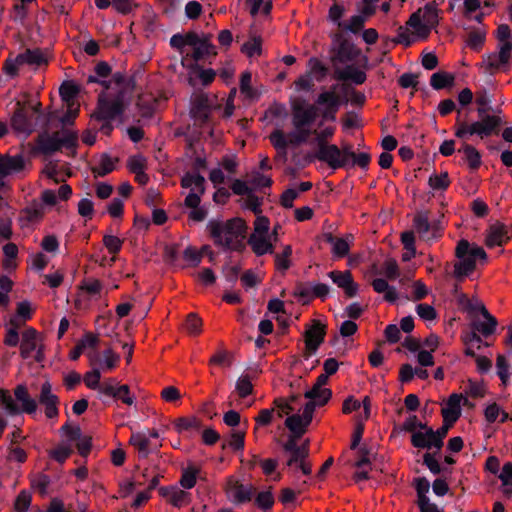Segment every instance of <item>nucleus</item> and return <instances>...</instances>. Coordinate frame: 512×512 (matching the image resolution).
I'll list each match as a JSON object with an SVG mask.
<instances>
[{"mask_svg":"<svg viewBox=\"0 0 512 512\" xmlns=\"http://www.w3.org/2000/svg\"><path fill=\"white\" fill-rule=\"evenodd\" d=\"M327 241L331 245L333 256L336 258H342L348 254L350 246L353 242V236L346 235L345 237L340 238L328 235Z\"/></svg>","mask_w":512,"mask_h":512,"instance_id":"bb28decb","label":"nucleus"},{"mask_svg":"<svg viewBox=\"0 0 512 512\" xmlns=\"http://www.w3.org/2000/svg\"><path fill=\"white\" fill-rule=\"evenodd\" d=\"M501 119L497 116L486 115L481 121L472 124L461 122L457 124L456 136L459 138H467L477 134L481 137L489 136L494 129L500 125Z\"/></svg>","mask_w":512,"mask_h":512,"instance_id":"9d476101","label":"nucleus"},{"mask_svg":"<svg viewBox=\"0 0 512 512\" xmlns=\"http://www.w3.org/2000/svg\"><path fill=\"white\" fill-rule=\"evenodd\" d=\"M318 147V160H340L342 156L341 150L336 145H327L320 136Z\"/></svg>","mask_w":512,"mask_h":512,"instance_id":"473e14b6","label":"nucleus"},{"mask_svg":"<svg viewBox=\"0 0 512 512\" xmlns=\"http://www.w3.org/2000/svg\"><path fill=\"white\" fill-rule=\"evenodd\" d=\"M317 103L319 105L327 104L326 111L323 114L324 118H327L328 113L335 114L338 106V96L334 92H323L318 96Z\"/></svg>","mask_w":512,"mask_h":512,"instance_id":"58836bf2","label":"nucleus"},{"mask_svg":"<svg viewBox=\"0 0 512 512\" xmlns=\"http://www.w3.org/2000/svg\"><path fill=\"white\" fill-rule=\"evenodd\" d=\"M465 393L473 398H482L486 394V387L482 381L468 380Z\"/></svg>","mask_w":512,"mask_h":512,"instance_id":"09e8293b","label":"nucleus"},{"mask_svg":"<svg viewBox=\"0 0 512 512\" xmlns=\"http://www.w3.org/2000/svg\"><path fill=\"white\" fill-rule=\"evenodd\" d=\"M39 402L45 407V414L48 418H54L58 415V397L52 392L51 384L46 381L42 384Z\"/></svg>","mask_w":512,"mask_h":512,"instance_id":"f3484780","label":"nucleus"},{"mask_svg":"<svg viewBox=\"0 0 512 512\" xmlns=\"http://www.w3.org/2000/svg\"><path fill=\"white\" fill-rule=\"evenodd\" d=\"M226 494L233 503H244L251 499L252 487L239 483L234 478H229L226 483Z\"/></svg>","mask_w":512,"mask_h":512,"instance_id":"dca6fc26","label":"nucleus"},{"mask_svg":"<svg viewBox=\"0 0 512 512\" xmlns=\"http://www.w3.org/2000/svg\"><path fill=\"white\" fill-rule=\"evenodd\" d=\"M77 143L78 135L75 132H67L62 138L58 132L53 135L43 133L37 137L34 151L43 155H51L62 148H66L68 150L67 156L76 157L75 147Z\"/></svg>","mask_w":512,"mask_h":512,"instance_id":"7ed1b4c3","label":"nucleus"},{"mask_svg":"<svg viewBox=\"0 0 512 512\" xmlns=\"http://www.w3.org/2000/svg\"><path fill=\"white\" fill-rule=\"evenodd\" d=\"M118 382L114 378H109L100 384L98 391L106 396L116 397Z\"/></svg>","mask_w":512,"mask_h":512,"instance_id":"0e129e2a","label":"nucleus"},{"mask_svg":"<svg viewBox=\"0 0 512 512\" xmlns=\"http://www.w3.org/2000/svg\"><path fill=\"white\" fill-rule=\"evenodd\" d=\"M202 320L196 314H189L186 322L185 329L191 335H198L201 332Z\"/></svg>","mask_w":512,"mask_h":512,"instance_id":"bf43d9fd","label":"nucleus"},{"mask_svg":"<svg viewBox=\"0 0 512 512\" xmlns=\"http://www.w3.org/2000/svg\"><path fill=\"white\" fill-rule=\"evenodd\" d=\"M0 403L4 406L5 410L11 415H15L20 412L19 407L16 405L11 395L8 393V391L3 389H0Z\"/></svg>","mask_w":512,"mask_h":512,"instance_id":"3c124183","label":"nucleus"},{"mask_svg":"<svg viewBox=\"0 0 512 512\" xmlns=\"http://www.w3.org/2000/svg\"><path fill=\"white\" fill-rule=\"evenodd\" d=\"M199 469L195 466H188L183 469L180 484L185 489H191L195 486Z\"/></svg>","mask_w":512,"mask_h":512,"instance_id":"37998d69","label":"nucleus"},{"mask_svg":"<svg viewBox=\"0 0 512 512\" xmlns=\"http://www.w3.org/2000/svg\"><path fill=\"white\" fill-rule=\"evenodd\" d=\"M411 442L413 446L417 448H436L439 450V438L436 440L434 430L427 426H423V429L414 432L411 437Z\"/></svg>","mask_w":512,"mask_h":512,"instance_id":"6ab92c4d","label":"nucleus"},{"mask_svg":"<svg viewBox=\"0 0 512 512\" xmlns=\"http://www.w3.org/2000/svg\"><path fill=\"white\" fill-rule=\"evenodd\" d=\"M72 446L69 443H61L50 452L52 458L58 462H64L71 454Z\"/></svg>","mask_w":512,"mask_h":512,"instance_id":"5fc2aeb1","label":"nucleus"},{"mask_svg":"<svg viewBox=\"0 0 512 512\" xmlns=\"http://www.w3.org/2000/svg\"><path fill=\"white\" fill-rule=\"evenodd\" d=\"M508 415L496 403L490 404L485 409V418L488 422H495L500 418L501 422L507 419Z\"/></svg>","mask_w":512,"mask_h":512,"instance_id":"8fccbe9b","label":"nucleus"},{"mask_svg":"<svg viewBox=\"0 0 512 512\" xmlns=\"http://www.w3.org/2000/svg\"><path fill=\"white\" fill-rule=\"evenodd\" d=\"M307 456V448H301V450H297L295 453H290L287 466L301 470L304 475H309L311 473V466L305 461Z\"/></svg>","mask_w":512,"mask_h":512,"instance_id":"c85d7f7f","label":"nucleus"},{"mask_svg":"<svg viewBox=\"0 0 512 512\" xmlns=\"http://www.w3.org/2000/svg\"><path fill=\"white\" fill-rule=\"evenodd\" d=\"M311 133V130L295 129V131L285 134L283 130L276 129L270 134L269 139L279 153H285L288 147H298L305 143Z\"/></svg>","mask_w":512,"mask_h":512,"instance_id":"1a4fd4ad","label":"nucleus"},{"mask_svg":"<svg viewBox=\"0 0 512 512\" xmlns=\"http://www.w3.org/2000/svg\"><path fill=\"white\" fill-rule=\"evenodd\" d=\"M422 18L423 21L430 26L435 27L438 24V13L434 3H428L424 7Z\"/></svg>","mask_w":512,"mask_h":512,"instance_id":"052dcab7","label":"nucleus"},{"mask_svg":"<svg viewBox=\"0 0 512 512\" xmlns=\"http://www.w3.org/2000/svg\"><path fill=\"white\" fill-rule=\"evenodd\" d=\"M112 5L118 13L123 15L131 13L137 7L132 0H112Z\"/></svg>","mask_w":512,"mask_h":512,"instance_id":"338daca9","label":"nucleus"},{"mask_svg":"<svg viewBox=\"0 0 512 512\" xmlns=\"http://www.w3.org/2000/svg\"><path fill=\"white\" fill-rule=\"evenodd\" d=\"M328 276L345 293L352 297L357 293L358 286L354 283L352 275L349 271H331Z\"/></svg>","mask_w":512,"mask_h":512,"instance_id":"4be33fe9","label":"nucleus"},{"mask_svg":"<svg viewBox=\"0 0 512 512\" xmlns=\"http://www.w3.org/2000/svg\"><path fill=\"white\" fill-rule=\"evenodd\" d=\"M292 247L286 245L282 252L275 254V267L278 271L285 272L291 266Z\"/></svg>","mask_w":512,"mask_h":512,"instance_id":"ea45409f","label":"nucleus"},{"mask_svg":"<svg viewBox=\"0 0 512 512\" xmlns=\"http://www.w3.org/2000/svg\"><path fill=\"white\" fill-rule=\"evenodd\" d=\"M90 169L94 177L97 178L111 173L115 169V166L114 162H95Z\"/></svg>","mask_w":512,"mask_h":512,"instance_id":"13d9d810","label":"nucleus"},{"mask_svg":"<svg viewBox=\"0 0 512 512\" xmlns=\"http://www.w3.org/2000/svg\"><path fill=\"white\" fill-rule=\"evenodd\" d=\"M20 354L24 359L34 357L40 362L44 357L43 336L34 328H27L21 334Z\"/></svg>","mask_w":512,"mask_h":512,"instance_id":"6e6552de","label":"nucleus"},{"mask_svg":"<svg viewBox=\"0 0 512 512\" xmlns=\"http://www.w3.org/2000/svg\"><path fill=\"white\" fill-rule=\"evenodd\" d=\"M297 399L296 396H291L288 399L285 398H277L274 400V409L277 412L278 417H283L284 415H288L291 412L296 410L293 405L294 401Z\"/></svg>","mask_w":512,"mask_h":512,"instance_id":"a19ab883","label":"nucleus"},{"mask_svg":"<svg viewBox=\"0 0 512 512\" xmlns=\"http://www.w3.org/2000/svg\"><path fill=\"white\" fill-rule=\"evenodd\" d=\"M160 493L167 501L175 507H183L189 504V493L178 487L161 488Z\"/></svg>","mask_w":512,"mask_h":512,"instance_id":"393cba45","label":"nucleus"},{"mask_svg":"<svg viewBox=\"0 0 512 512\" xmlns=\"http://www.w3.org/2000/svg\"><path fill=\"white\" fill-rule=\"evenodd\" d=\"M412 289V299L413 300H421L425 298L429 294V289L422 281H415L411 285Z\"/></svg>","mask_w":512,"mask_h":512,"instance_id":"774afa93","label":"nucleus"},{"mask_svg":"<svg viewBox=\"0 0 512 512\" xmlns=\"http://www.w3.org/2000/svg\"><path fill=\"white\" fill-rule=\"evenodd\" d=\"M478 310L481 312L483 320H475L472 326L475 331L487 337L494 333L497 321L483 305H479Z\"/></svg>","mask_w":512,"mask_h":512,"instance_id":"5701e85b","label":"nucleus"},{"mask_svg":"<svg viewBox=\"0 0 512 512\" xmlns=\"http://www.w3.org/2000/svg\"><path fill=\"white\" fill-rule=\"evenodd\" d=\"M509 240L504 225L496 223L492 225L487 233L486 244L488 247L502 246Z\"/></svg>","mask_w":512,"mask_h":512,"instance_id":"cd10ccee","label":"nucleus"},{"mask_svg":"<svg viewBox=\"0 0 512 512\" xmlns=\"http://www.w3.org/2000/svg\"><path fill=\"white\" fill-rule=\"evenodd\" d=\"M512 43L498 44V51L483 57L481 68L490 75L500 71L506 72L512 60Z\"/></svg>","mask_w":512,"mask_h":512,"instance_id":"0eeeda50","label":"nucleus"},{"mask_svg":"<svg viewBox=\"0 0 512 512\" xmlns=\"http://www.w3.org/2000/svg\"><path fill=\"white\" fill-rule=\"evenodd\" d=\"M485 41V32L480 30L471 31L468 34L466 43L467 45L474 49L479 50L483 46Z\"/></svg>","mask_w":512,"mask_h":512,"instance_id":"6e6d98bb","label":"nucleus"},{"mask_svg":"<svg viewBox=\"0 0 512 512\" xmlns=\"http://www.w3.org/2000/svg\"><path fill=\"white\" fill-rule=\"evenodd\" d=\"M130 443L141 453L143 456L148 455L149 439L142 433L136 432L131 435Z\"/></svg>","mask_w":512,"mask_h":512,"instance_id":"de8ad7c7","label":"nucleus"},{"mask_svg":"<svg viewBox=\"0 0 512 512\" xmlns=\"http://www.w3.org/2000/svg\"><path fill=\"white\" fill-rule=\"evenodd\" d=\"M360 55L361 50L346 39L341 33H335L333 35L330 59L334 70L339 68V64H348L356 61Z\"/></svg>","mask_w":512,"mask_h":512,"instance_id":"423d86ee","label":"nucleus"},{"mask_svg":"<svg viewBox=\"0 0 512 512\" xmlns=\"http://www.w3.org/2000/svg\"><path fill=\"white\" fill-rule=\"evenodd\" d=\"M249 244L257 255H264L273 252V244L269 234H251Z\"/></svg>","mask_w":512,"mask_h":512,"instance_id":"a878e982","label":"nucleus"},{"mask_svg":"<svg viewBox=\"0 0 512 512\" xmlns=\"http://www.w3.org/2000/svg\"><path fill=\"white\" fill-rule=\"evenodd\" d=\"M429 187L432 191H444L450 185V179L447 172L434 173L429 177Z\"/></svg>","mask_w":512,"mask_h":512,"instance_id":"c9c22d12","label":"nucleus"},{"mask_svg":"<svg viewBox=\"0 0 512 512\" xmlns=\"http://www.w3.org/2000/svg\"><path fill=\"white\" fill-rule=\"evenodd\" d=\"M43 173L55 183L65 181L71 175L67 168L58 166L57 162H48L43 169Z\"/></svg>","mask_w":512,"mask_h":512,"instance_id":"2f4dec72","label":"nucleus"},{"mask_svg":"<svg viewBox=\"0 0 512 512\" xmlns=\"http://www.w3.org/2000/svg\"><path fill=\"white\" fill-rule=\"evenodd\" d=\"M373 289L380 294H384V299L388 302H395L398 294L394 287L390 286L385 279L377 278L372 282Z\"/></svg>","mask_w":512,"mask_h":512,"instance_id":"72a5a7b5","label":"nucleus"},{"mask_svg":"<svg viewBox=\"0 0 512 512\" xmlns=\"http://www.w3.org/2000/svg\"><path fill=\"white\" fill-rule=\"evenodd\" d=\"M25 162H0V188L6 184V178L13 174L18 173L25 167Z\"/></svg>","mask_w":512,"mask_h":512,"instance_id":"f704fd0d","label":"nucleus"},{"mask_svg":"<svg viewBox=\"0 0 512 512\" xmlns=\"http://www.w3.org/2000/svg\"><path fill=\"white\" fill-rule=\"evenodd\" d=\"M62 100L66 102V104L74 102V97L78 93V88L71 82H64L59 89Z\"/></svg>","mask_w":512,"mask_h":512,"instance_id":"603ef678","label":"nucleus"},{"mask_svg":"<svg viewBox=\"0 0 512 512\" xmlns=\"http://www.w3.org/2000/svg\"><path fill=\"white\" fill-rule=\"evenodd\" d=\"M215 244L228 249L241 247L246 236L247 226L240 218L225 223L212 221L208 225Z\"/></svg>","mask_w":512,"mask_h":512,"instance_id":"f03ea898","label":"nucleus"},{"mask_svg":"<svg viewBox=\"0 0 512 512\" xmlns=\"http://www.w3.org/2000/svg\"><path fill=\"white\" fill-rule=\"evenodd\" d=\"M129 171L135 174V180L141 184L145 185L148 182V176L145 173L146 163L145 162H129Z\"/></svg>","mask_w":512,"mask_h":512,"instance_id":"49530a36","label":"nucleus"},{"mask_svg":"<svg viewBox=\"0 0 512 512\" xmlns=\"http://www.w3.org/2000/svg\"><path fill=\"white\" fill-rule=\"evenodd\" d=\"M105 90H115L116 94L113 99H108L105 92L98 96V104L96 110L92 113L93 121L114 120L124 111V96L128 89L132 88V80L121 73L113 74L110 81H102Z\"/></svg>","mask_w":512,"mask_h":512,"instance_id":"f257e3e1","label":"nucleus"},{"mask_svg":"<svg viewBox=\"0 0 512 512\" xmlns=\"http://www.w3.org/2000/svg\"><path fill=\"white\" fill-rule=\"evenodd\" d=\"M211 113L209 98L206 94H195L191 98L190 115L195 123L202 126L208 122Z\"/></svg>","mask_w":512,"mask_h":512,"instance_id":"4468645a","label":"nucleus"},{"mask_svg":"<svg viewBox=\"0 0 512 512\" xmlns=\"http://www.w3.org/2000/svg\"><path fill=\"white\" fill-rule=\"evenodd\" d=\"M318 116V108L303 99H296L292 103V124L295 129L310 130Z\"/></svg>","mask_w":512,"mask_h":512,"instance_id":"9b49d317","label":"nucleus"},{"mask_svg":"<svg viewBox=\"0 0 512 512\" xmlns=\"http://www.w3.org/2000/svg\"><path fill=\"white\" fill-rule=\"evenodd\" d=\"M253 391V384L250 376L241 375L235 384V392L240 398H245Z\"/></svg>","mask_w":512,"mask_h":512,"instance_id":"c03bdc74","label":"nucleus"},{"mask_svg":"<svg viewBox=\"0 0 512 512\" xmlns=\"http://www.w3.org/2000/svg\"><path fill=\"white\" fill-rule=\"evenodd\" d=\"M62 432L64 436L68 438L69 441H76V446L79 453L85 456L91 448V439L89 437H81L80 428L75 426L72 427L70 425H64L62 427Z\"/></svg>","mask_w":512,"mask_h":512,"instance_id":"412c9836","label":"nucleus"},{"mask_svg":"<svg viewBox=\"0 0 512 512\" xmlns=\"http://www.w3.org/2000/svg\"><path fill=\"white\" fill-rule=\"evenodd\" d=\"M456 256L459 259L454 265L456 277L469 275L474 271L477 260L486 259V253L483 248L477 245H471L466 240L459 241L456 247Z\"/></svg>","mask_w":512,"mask_h":512,"instance_id":"20e7f679","label":"nucleus"},{"mask_svg":"<svg viewBox=\"0 0 512 512\" xmlns=\"http://www.w3.org/2000/svg\"><path fill=\"white\" fill-rule=\"evenodd\" d=\"M496 367L498 376L500 377L503 385H506L510 378L509 363L507 359L504 356L499 355L497 357Z\"/></svg>","mask_w":512,"mask_h":512,"instance_id":"864d4df0","label":"nucleus"},{"mask_svg":"<svg viewBox=\"0 0 512 512\" xmlns=\"http://www.w3.org/2000/svg\"><path fill=\"white\" fill-rule=\"evenodd\" d=\"M467 402L462 394H452L442 408L443 421L455 423L461 415V405Z\"/></svg>","mask_w":512,"mask_h":512,"instance_id":"a211bd4d","label":"nucleus"},{"mask_svg":"<svg viewBox=\"0 0 512 512\" xmlns=\"http://www.w3.org/2000/svg\"><path fill=\"white\" fill-rule=\"evenodd\" d=\"M334 78L338 81L351 80L355 84H363L366 81V73L355 68L353 65H347L346 68H336L334 70Z\"/></svg>","mask_w":512,"mask_h":512,"instance_id":"b1692460","label":"nucleus"},{"mask_svg":"<svg viewBox=\"0 0 512 512\" xmlns=\"http://www.w3.org/2000/svg\"><path fill=\"white\" fill-rule=\"evenodd\" d=\"M39 67L48 64V58L40 48L26 49L15 58H7L3 64V71L10 77L19 74V68L23 65Z\"/></svg>","mask_w":512,"mask_h":512,"instance_id":"39448f33","label":"nucleus"},{"mask_svg":"<svg viewBox=\"0 0 512 512\" xmlns=\"http://www.w3.org/2000/svg\"><path fill=\"white\" fill-rule=\"evenodd\" d=\"M14 395L16 400L21 403L20 411L32 414L37 409L36 401L30 397L27 389L23 385H19L15 388Z\"/></svg>","mask_w":512,"mask_h":512,"instance_id":"c756f323","label":"nucleus"},{"mask_svg":"<svg viewBox=\"0 0 512 512\" xmlns=\"http://www.w3.org/2000/svg\"><path fill=\"white\" fill-rule=\"evenodd\" d=\"M275 413V409H262L258 416L255 417L256 426L255 429L261 426H267L272 422L273 416Z\"/></svg>","mask_w":512,"mask_h":512,"instance_id":"69168bd1","label":"nucleus"},{"mask_svg":"<svg viewBox=\"0 0 512 512\" xmlns=\"http://www.w3.org/2000/svg\"><path fill=\"white\" fill-rule=\"evenodd\" d=\"M313 413V404H306L302 414H294L287 417L285 425L295 436L300 437L311 423Z\"/></svg>","mask_w":512,"mask_h":512,"instance_id":"2eb2a0df","label":"nucleus"},{"mask_svg":"<svg viewBox=\"0 0 512 512\" xmlns=\"http://www.w3.org/2000/svg\"><path fill=\"white\" fill-rule=\"evenodd\" d=\"M251 73L246 71L242 73L240 79V91L248 98H254L256 96V91L251 86Z\"/></svg>","mask_w":512,"mask_h":512,"instance_id":"4d7b16f0","label":"nucleus"},{"mask_svg":"<svg viewBox=\"0 0 512 512\" xmlns=\"http://www.w3.org/2000/svg\"><path fill=\"white\" fill-rule=\"evenodd\" d=\"M86 355L90 365L103 372L114 370L120 361V355L111 348L105 349L101 355L97 351H88Z\"/></svg>","mask_w":512,"mask_h":512,"instance_id":"ddd939ff","label":"nucleus"},{"mask_svg":"<svg viewBox=\"0 0 512 512\" xmlns=\"http://www.w3.org/2000/svg\"><path fill=\"white\" fill-rule=\"evenodd\" d=\"M241 52L250 58L255 55L260 56L262 53L261 37H253L251 40L245 42L241 47Z\"/></svg>","mask_w":512,"mask_h":512,"instance_id":"a18cd8bd","label":"nucleus"},{"mask_svg":"<svg viewBox=\"0 0 512 512\" xmlns=\"http://www.w3.org/2000/svg\"><path fill=\"white\" fill-rule=\"evenodd\" d=\"M3 251H4V255L6 257V259L4 261V265L7 268H14L16 265L15 258L18 253L17 246L13 243H8L4 246Z\"/></svg>","mask_w":512,"mask_h":512,"instance_id":"e2e57ef3","label":"nucleus"},{"mask_svg":"<svg viewBox=\"0 0 512 512\" xmlns=\"http://www.w3.org/2000/svg\"><path fill=\"white\" fill-rule=\"evenodd\" d=\"M11 125L15 131L29 135L37 126V121L24 105L17 102L16 109L11 119Z\"/></svg>","mask_w":512,"mask_h":512,"instance_id":"f8f14e48","label":"nucleus"},{"mask_svg":"<svg viewBox=\"0 0 512 512\" xmlns=\"http://www.w3.org/2000/svg\"><path fill=\"white\" fill-rule=\"evenodd\" d=\"M44 213L43 205L34 202L22 211V219L27 222H36L43 217Z\"/></svg>","mask_w":512,"mask_h":512,"instance_id":"79ce46f5","label":"nucleus"},{"mask_svg":"<svg viewBox=\"0 0 512 512\" xmlns=\"http://www.w3.org/2000/svg\"><path fill=\"white\" fill-rule=\"evenodd\" d=\"M305 397L309 399L307 404H313V411L316 406L324 405L331 397V390L328 388H314L305 393Z\"/></svg>","mask_w":512,"mask_h":512,"instance_id":"7c9ffc66","label":"nucleus"},{"mask_svg":"<svg viewBox=\"0 0 512 512\" xmlns=\"http://www.w3.org/2000/svg\"><path fill=\"white\" fill-rule=\"evenodd\" d=\"M324 336L325 326L321 322L314 320L312 326L305 333L306 348L311 352H315L323 342Z\"/></svg>","mask_w":512,"mask_h":512,"instance_id":"aec40b11","label":"nucleus"},{"mask_svg":"<svg viewBox=\"0 0 512 512\" xmlns=\"http://www.w3.org/2000/svg\"><path fill=\"white\" fill-rule=\"evenodd\" d=\"M101 372L96 367L89 372H87L84 376V383L90 389H98L100 386Z\"/></svg>","mask_w":512,"mask_h":512,"instance_id":"680f3d73","label":"nucleus"},{"mask_svg":"<svg viewBox=\"0 0 512 512\" xmlns=\"http://www.w3.org/2000/svg\"><path fill=\"white\" fill-rule=\"evenodd\" d=\"M204 177L198 173H188L182 178V186L191 191L204 192Z\"/></svg>","mask_w":512,"mask_h":512,"instance_id":"4c0bfd02","label":"nucleus"},{"mask_svg":"<svg viewBox=\"0 0 512 512\" xmlns=\"http://www.w3.org/2000/svg\"><path fill=\"white\" fill-rule=\"evenodd\" d=\"M454 80L455 77L452 74L441 71L436 72L431 76L430 84L434 89L440 90L452 86Z\"/></svg>","mask_w":512,"mask_h":512,"instance_id":"e433bc0d","label":"nucleus"}]
</instances>
